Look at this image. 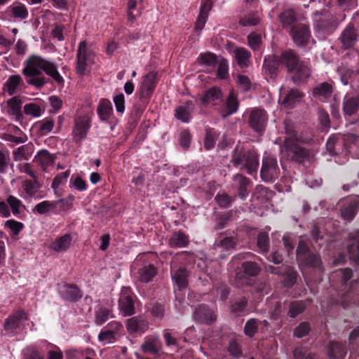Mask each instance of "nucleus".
Here are the masks:
<instances>
[{
	"label": "nucleus",
	"instance_id": "34",
	"mask_svg": "<svg viewBox=\"0 0 359 359\" xmlns=\"http://www.w3.org/2000/svg\"><path fill=\"white\" fill-rule=\"evenodd\" d=\"M234 56L238 66L241 68L248 67L250 63L251 53L245 48H238L234 50Z\"/></svg>",
	"mask_w": 359,
	"mask_h": 359
},
{
	"label": "nucleus",
	"instance_id": "63",
	"mask_svg": "<svg viewBox=\"0 0 359 359\" xmlns=\"http://www.w3.org/2000/svg\"><path fill=\"white\" fill-rule=\"evenodd\" d=\"M340 145L341 144L337 138L330 137L327 141L326 149L332 156H334L337 154V147Z\"/></svg>",
	"mask_w": 359,
	"mask_h": 359
},
{
	"label": "nucleus",
	"instance_id": "33",
	"mask_svg": "<svg viewBox=\"0 0 359 359\" xmlns=\"http://www.w3.org/2000/svg\"><path fill=\"white\" fill-rule=\"evenodd\" d=\"M189 273L184 268L180 267L172 272V278L180 290L187 287L188 284Z\"/></svg>",
	"mask_w": 359,
	"mask_h": 359
},
{
	"label": "nucleus",
	"instance_id": "53",
	"mask_svg": "<svg viewBox=\"0 0 359 359\" xmlns=\"http://www.w3.org/2000/svg\"><path fill=\"white\" fill-rule=\"evenodd\" d=\"M217 139V133L214 129H207L204 147L209 150L214 147L216 140Z\"/></svg>",
	"mask_w": 359,
	"mask_h": 359
},
{
	"label": "nucleus",
	"instance_id": "16",
	"mask_svg": "<svg viewBox=\"0 0 359 359\" xmlns=\"http://www.w3.org/2000/svg\"><path fill=\"white\" fill-rule=\"evenodd\" d=\"M304 96V93L300 90L291 89L285 95L280 94L279 102L286 108L292 109Z\"/></svg>",
	"mask_w": 359,
	"mask_h": 359
},
{
	"label": "nucleus",
	"instance_id": "45",
	"mask_svg": "<svg viewBox=\"0 0 359 359\" xmlns=\"http://www.w3.org/2000/svg\"><path fill=\"white\" fill-rule=\"evenodd\" d=\"M22 187L25 194L28 197H35L39 189V184L36 180H25L22 183Z\"/></svg>",
	"mask_w": 359,
	"mask_h": 359
},
{
	"label": "nucleus",
	"instance_id": "17",
	"mask_svg": "<svg viewBox=\"0 0 359 359\" xmlns=\"http://www.w3.org/2000/svg\"><path fill=\"white\" fill-rule=\"evenodd\" d=\"M342 110L344 116H352L359 111V95H346L343 99Z\"/></svg>",
	"mask_w": 359,
	"mask_h": 359
},
{
	"label": "nucleus",
	"instance_id": "8",
	"mask_svg": "<svg viewBox=\"0 0 359 359\" xmlns=\"http://www.w3.org/2000/svg\"><path fill=\"white\" fill-rule=\"evenodd\" d=\"M286 153L292 161L302 163L310 158V151L301 145L296 140H285Z\"/></svg>",
	"mask_w": 359,
	"mask_h": 359
},
{
	"label": "nucleus",
	"instance_id": "19",
	"mask_svg": "<svg viewBox=\"0 0 359 359\" xmlns=\"http://www.w3.org/2000/svg\"><path fill=\"white\" fill-rule=\"evenodd\" d=\"M22 85L23 81L20 75H11L4 83L3 90L4 93L11 96L20 91Z\"/></svg>",
	"mask_w": 359,
	"mask_h": 359
},
{
	"label": "nucleus",
	"instance_id": "62",
	"mask_svg": "<svg viewBox=\"0 0 359 359\" xmlns=\"http://www.w3.org/2000/svg\"><path fill=\"white\" fill-rule=\"evenodd\" d=\"M70 187H74L79 191H83L87 189V184L86 182L80 177H73L70 180Z\"/></svg>",
	"mask_w": 359,
	"mask_h": 359
},
{
	"label": "nucleus",
	"instance_id": "37",
	"mask_svg": "<svg viewBox=\"0 0 359 359\" xmlns=\"http://www.w3.org/2000/svg\"><path fill=\"white\" fill-rule=\"evenodd\" d=\"M279 19L284 27L291 26L297 20V14L294 9L288 8L279 15Z\"/></svg>",
	"mask_w": 359,
	"mask_h": 359
},
{
	"label": "nucleus",
	"instance_id": "41",
	"mask_svg": "<svg viewBox=\"0 0 359 359\" xmlns=\"http://www.w3.org/2000/svg\"><path fill=\"white\" fill-rule=\"evenodd\" d=\"M55 126V121L53 118L48 117L36 123V127L38 128L41 135H46L50 133Z\"/></svg>",
	"mask_w": 359,
	"mask_h": 359
},
{
	"label": "nucleus",
	"instance_id": "40",
	"mask_svg": "<svg viewBox=\"0 0 359 359\" xmlns=\"http://www.w3.org/2000/svg\"><path fill=\"white\" fill-rule=\"evenodd\" d=\"M217 61L216 55L212 53H201L197 58V62L200 65L206 67H213L216 65Z\"/></svg>",
	"mask_w": 359,
	"mask_h": 359
},
{
	"label": "nucleus",
	"instance_id": "56",
	"mask_svg": "<svg viewBox=\"0 0 359 359\" xmlns=\"http://www.w3.org/2000/svg\"><path fill=\"white\" fill-rule=\"evenodd\" d=\"M117 337L106 327H104L99 334L98 339L100 341L110 343L115 340Z\"/></svg>",
	"mask_w": 359,
	"mask_h": 359
},
{
	"label": "nucleus",
	"instance_id": "30",
	"mask_svg": "<svg viewBox=\"0 0 359 359\" xmlns=\"http://www.w3.org/2000/svg\"><path fill=\"white\" fill-rule=\"evenodd\" d=\"M97 114L103 121H107L113 115V108L111 102L107 99H101L97 107Z\"/></svg>",
	"mask_w": 359,
	"mask_h": 359
},
{
	"label": "nucleus",
	"instance_id": "11",
	"mask_svg": "<svg viewBox=\"0 0 359 359\" xmlns=\"http://www.w3.org/2000/svg\"><path fill=\"white\" fill-rule=\"evenodd\" d=\"M359 210V196H353L345 198L341 207V216L348 222L352 221Z\"/></svg>",
	"mask_w": 359,
	"mask_h": 359
},
{
	"label": "nucleus",
	"instance_id": "26",
	"mask_svg": "<svg viewBox=\"0 0 359 359\" xmlns=\"http://www.w3.org/2000/svg\"><path fill=\"white\" fill-rule=\"evenodd\" d=\"M8 106V114L12 116L16 121L22 119L21 111L22 100L18 97H13L6 102Z\"/></svg>",
	"mask_w": 359,
	"mask_h": 359
},
{
	"label": "nucleus",
	"instance_id": "28",
	"mask_svg": "<svg viewBox=\"0 0 359 359\" xmlns=\"http://www.w3.org/2000/svg\"><path fill=\"white\" fill-rule=\"evenodd\" d=\"M222 101V93L219 89L212 88L207 90L201 97V102L205 105H216Z\"/></svg>",
	"mask_w": 359,
	"mask_h": 359
},
{
	"label": "nucleus",
	"instance_id": "46",
	"mask_svg": "<svg viewBox=\"0 0 359 359\" xmlns=\"http://www.w3.org/2000/svg\"><path fill=\"white\" fill-rule=\"evenodd\" d=\"M306 308V305L302 301H294L290 303L288 311V316L294 318L299 314L302 313Z\"/></svg>",
	"mask_w": 359,
	"mask_h": 359
},
{
	"label": "nucleus",
	"instance_id": "44",
	"mask_svg": "<svg viewBox=\"0 0 359 359\" xmlns=\"http://www.w3.org/2000/svg\"><path fill=\"white\" fill-rule=\"evenodd\" d=\"M304 258L305 259H300L298 262L306 266L318 268L321 264L320 257L311 252L306 255Z\"/></svg>",
	"mask_w": 359,
	"mask_h": 359
},
{
	"label": "nucleus",
	"instance_id": "2",
	"mask_svg": "<svg viewBox=\"0 0 359 359\" xmlns=\"http://www.w3.org/2000/svg\"><path fill=\"white\" fill-rule=\"evenodd\" d=\"M284 65L289 73L292 74V81L295 84L305 83L311 76V70L305 62L299 60V55L292 50H285L280 56L271 55V78L275 73L273 67Z\"/></svg>",
	"mask_w": 359,
	"mask_h": 359
},
{
	"label": "nucleus",
	"instance_id": "23",
	"mask_svg": "<svg viewBox=\"0 0 359 359\" xmlns=\"http://www.w3.org/2000/svg\"><path fill=\"white\" fill-rule=\"evenodd\" d=\"M346 353V345L344 343L330 341L327 346V355L330 359H344Z\"/></svg>",
	"mask_w": 359,
	"mask_h": 359
},
{
	"label": "nucleus",
	"instance_id": "15",
	"mask_svg": "<svg viewBox=\"0 0 359 359\" xmlns=\"http://www.w3.org/2000/svg\"><path fill=\"white\" fill-rule=\"evenodd\" d=\"M157 83V73L152 71L146 74L141 81L140 92L142 97H147L154 92Z\"/></svg>",
	"mask_w": 359,
	"mask_h": 359
},
{
	"label": "nucleus",
	"instance_id": "47",
	"mask_svg": "<svg viewBox=\"0 0 359 359\" xmlns=\"http://www.w3.org/2000/svg\"><path fill=\"white\" fill-rule=\"evenodd\" d=\"M318 119L323 130H327L330 128V116L324 109L318 108Z\"/></svg>",
	"mask_w": 359,
	"mask_h": 359
},
{
	"label": "nucleus",
	"instance_id": "1",
	"mask_svg": "<svg viewBox=\"0 0 359 359\" xmlns=\"http://www.w3.org/2000/svg\"><path fill=\"white\" fill-rule=\"evenodd\" d=\"M22 74L27 78V83L41 88L47 82L41 76L42 72L50 76L58 84H63L64 79L57 70L56 65L36 55H29L24 62Z\"/></svg>",
	"mask_w": 359,
	"mask_h": 359
},
{
	"label": "nucleus",
	"instance_id": "10",
	"mask_svg": "<svg viewBox=\"0 0 359 359\" xmlns=\"http://www.w3.org/2000/svg\"><path fill=\"white\" fill-rule=\"evenodd\" d=\"M90 126L91 118L88 115L81 116L76 118L73 135L76 143L81 142L86 137Z\"/></svg>",
	"mask_w": 359,
	"mask_h": 359
},
{
	"label": "nucleus",
	"instance_id": "38",
	"mask_svg": "<svg viewBox=\"0 0 359 359\" xmlns=\"http://www.w3.org/2000/svg\"><path fill=\"white\" fill-rule=\"evenodd\" d=\"M109 318H113L112 311L110 309L100 306L95 311V323L98 325H101Z\"/></svg>",
	"mask_w": 359,
	"mask_h": 359
},
{
	"label": "nucleus",
	"instance_id": "29",
	"mask_svg": "<svg viewBox=\"0 0 359 359\" xmlns=\"http://www.w3.org/2000/svg\"><path fill=\"white\" fill-rule=\"evenodd\" d=\"M189 243L188 236L180 231L173 232L168 242L169 245L174 248H185L188 245Z\"/></svg>",
	"mask_w": 359,
	"mask_h": 359
},
{
	"label": "nucleus",
	"instance_id": "57",
	"mask_svg": "<svg viewBox=\"0 0 359 359\" xmlns=\"http://www.w3.org/2000/svg\"><path fill=\"white\" fill-rule=\"evenodd\" d=\"M248 42L249 46L254 50H258L262 43V37L260 34L251 33L248 36Z\"/></svg>",
	"mask_w": 359,
	"mask_h": 359
},
{
	"label": "nucleus",
	"instance_id": "21",
	"mask_svg": "<svg viewBox=\"0 0 359 359\" xmlns=\"http://www.w3.org/2000/svg\"><path fill=\"white\" fill-rule=\"evenodd\" d=\"M119 308L124 316H131L134 313V302L128 290L121 291L119 298Z\"/></svg>",
	"mask_w": 359,
	"mask_h": 359
},
{
	"label": "nucleus",
	"instance_id": "54",
	"mask_svg": "<svg viewBox=\"0 0 359 359\" xmlns=\"http://www.w3.org/2000/svg\"><path fill=\"white\" fill-rule=\"evenodd\" d=\"M260 18L257 14H249L239 20V24L243 27L255 26L259 24Z\"/></svg>",
	"mask_w": 359,
	"mask_h": 359
},
{
	"label": "nucleus",
	"instance_id": "49",
	"mask_svg": "<svg viewBox=\"0 0 359 359\" xmlns=\"http://www.w3.org/2000/svg\"><path fill=\"white\" fill-rule=\"evenodd\" d=\"M233 180L236 182H237L239 185L238 187V194L241 198H245L246 194V189L248 184V180L245 177L242 175H236L234 176Z\"/></svg>",
	"mask_w": 359,
	"mask_h": 359
},
{
	"label": "nucleus",
	"instance_id": "48",
	"mask_svg": "<svg viewBox=\"0 0 359 359\" xmlns=\"http://www.w3.org/2000/svg\"><path fill=\"white\" fill-rule=\"evenodd\" d=\"M242 268L244 274L248 276H256L260 271V268L257 263L253 262H245L243 264Z\"/></svg>",
	"mask_w": 359,
	"mask_h": 359
},
{
	"label": "nucleus",
	"instance_id": "35",
	"mask_svg": "<svg viewBox=\"0 0 359 359\" xmlns=\"http://www.w3.org/2000/svg\"><path fill=\"white\" fill-rule=\"evenodd\" d=\"M156 273V269L154 265H144L138 271V278L142 282L148 283L152 280Z\"/></svg>",
	"mask_w": 359,
	"mask_h": 359
},
{
	"label": "nucleus",
	"instance_id": "60",
	"mask_svg": "<svg viewBox=\"0 0 359 359\" xmlns=\"http://www.w3.org/2000/svg\"><path fill=\"white\" fill-rule=\"evenodd\" d=\"M258 324L257 320L252 318L247 321L244 331L246 335L252 337L257 331Z\"/></svg>",
	"mask_w": 359,
	"mask_h": 359
},
{
	"label": "nucleus",
	"instance_id": "52",
	"mask_svg": "<svg viewBox=\"0 0 359 359\" xmlns=\"http://www.w3.org/2000/svg\"><path fill=\"white\" fill-rule=\"evenodd\" d=\"M311 327L309 322H302L294 330V336L297 338H302L307 336L311 332Z\"/></svg>",
	"mask_w": 359,
	"mask_h": 359
},
{
	"label": "nucleus",
	"instance_id": "9",
	"mask_svg": "<svg viewBox=\"0 0 359 359\" xmlns=\"http://www.w3.org/2000/svg\"><path fill=\"white\" fill-rule=\"evenodd\" d=\"M271 273L278 275L285 288H291L297 282L298 273L293 267L285 264L273 267L271 266Z\"/></svg>",
	"mask_w": 359,
	"mask_h": 359
},
{
	"label": "nucleus",
	"instance_id": "43",
	"mask_svg": "<svg viewBox=\"0 0 359 359\" xmlns=\"http://www.w3.org/2000/svg\"><path fill=\"white\" fill-rule=\"evenodd\" d=\"M57 208V203L55 201H43L36 204L34 208V211L37 212L40 215H44L48 212L53 211Z\"/></svg>",
	"mask_w": 359,
	"mask_h": 359
},
{
	"label": "nucleus",
	"instance_id": "4",
	"mask_svg": "<svg viewBox=\"0 0 359 359\" xmlns=\"http://www.w3.org/2000/svg\"><path fill=\"white\" fill-rule=\"evenodd\" d=\"M95 53L86 41H81L76 53V72L79 76H84L90 72L94 63Z\"/></svg>",
	"mask_w": 359,
	"mask_h": 359
},
{
	"label": "nucleus",
	"instance_id": "12",
	"mask_svg": "<svg viewBox=\"0 0 359 359\" xmlns=\"http://www.w3.org/2000/svg\"><path fill=\"white\" fill-rule=\"evenodd\" d=\"M267 113L260 109H252L250 110L248 118L250 126L256 132L262 133L267 123Z\"/></svg>",
	"mask_w": 359,
	"mask_h": 359
},
{
	"label": "nucleus",
	"instance_id": "58",
	"mask_svg": "<svg viewBox=\"0 0 359 359\" xmlns=\"http://www.w3.org/2000/svg\"><path fill=\"white\" fill-rule=\"evenodd\" d=\"M218 69H217V76L219 79H226L229 73V66L227 60L222 58L217 61Z\"/></svg>",
	"mask_w": 359,
	"mask_h": 359
},
{
	"label": "nucleus",
	"instance_id": "36",
	"mask_svg": "<svg viewBox=\"0 0 359 359\" xmlns=\"http://www.w3.org/2000/svg\"><path fill=\"white\" fill-rule=\"evenodd\" d=\"M23 110L26 115L38 118L44 112V106L41 102H30L25 104Z\"/></svg>",
	"mask_w": 359,
	"mask_h": 359
},
{
	"label": "nucleus",
	"instance_id": "64",
	"mask_svg": "<svg viewBox=\"0 0 359 359\" xmlns=\"http://www.w3.org/2000/svg\"><path fill=\"white\" fill-rule=\"evenodd\" d=\"M113 101L116 107V110L119 114H123L125 111V97L123 93L118 94L114 97Z\"/></svg>",
	"mask_w": 359,
	"mask_h": 359
},
{
	"label": "nucleus",
	"instance_id": "50",
	"mask_svg": "<svg viewBox=\"0 0 359 359\" xmlns=\"http://www.w3.org/2000/svg\"><path fill=\"white\" fill-rule=\"evenodd\" d=\"M257 247L262 253L267 254L269 250V236L268 233L262 231L258 234Z\"/></svg>",
	"mask_w": 359,
	"mask_h": 359
},
{
	"label": "nucleus",
	"instance_id": "25",
	"mask_svg": "<svg viewBox=\"0 0 359 359\" xmlns=\"http://www.w3.org/2000/svg\"><path fill=\"white\" fill-rule=\"evenodd\" d=\"M161 348V342L158 337L152 336L145 338L141 345L142 351L148 354L157 355Z\"/></svg>",
	"mask_w": 359,
	"mask_h": 359
},
{
	"label": "nucleus",
	"instance_id": "42",
	"mask_svg": "<svg viewBox=\"0 0 359 359\" xmlns=\"http://www.w3.org/2000/svg\"><path fill=\"white\" fill-rule=\"evenodd\" d=\"M238 108V102L237 98L234 95V94L231 92L230 93L226 103H225V113L223 114V116H227L229 115L233 114L236 113Z\"/></svg>",
	"mask_w": 359,
	"mask_h": 359
},
{
	"label": "nucleus",
	"instance_id": "39",
	"mask_svg": "<svg viewBox=\"0 0 359 359\" xmlns=\"http://www.w3.org/2000/svg\"><path fill=\"white\" fill-rule=\"evenodd\" d=\"M332 86L327 82H323L316 86L313 90L314 96L323 97L327 98L332 94Z\"/></svg>",
	"mask_w": 359,
	"mask_h": 359
},
{
	"label": "nucleus",
	"instance_id": "27",
	"mask_svg": "<svg viewBox=\"0 0 359 359\" xmlns=\"http://www.w3.org/2000/svg\"><path fill=\"white\" fill-rule=\"evenodd\" d=\"M60 292L62 297L69 302H76L82 297L79 289L72 285H62L60 289Z\"/></svg>",
	"mask_w": 359,
	"mask_h": 359
},
{
	"label": "nucleus",
	"instance_id": "22",
	"mask_svg": "<svg viewBox=\"0 0 359 359\" xmlns=\"http://www.w3.org/2000/svg\"><path fill=\"white\" fill-rule=\"evenodd\" d=\"M148 322L143 317H133L127 320L126 328L130 334L144 332L148 328Z\"/></svg>",
	"mask_w": 359,
	"mask_h": 359
},
{
	"label": "nucleus",
	"instance_id": "14",
	"mask_svg": "<svg viewBox=\"0 0 359 359\" xmlns=\"http://www.w3.org/2000/svg\"><path fill=\"white\" fill-rule=\"evenodd\" d=\"M6 17L13 21L25 20L29 16L27 7L20 1H14L5 11Z\"/></svg>",
	"mask_w": 359,
	"mask_h": 359
},
{
	"label": "nucleus",
	"instance_id": "13",
	"mask_svg": "<svg viewBox=\"0 0 359 359\" xmlns=\"http://www.w3.org/2000/svg\"><path fill=\"white\" fill-rule=\"evenodd\" d=\"M290 34L294 42L298 46H305L308 44L311 36V32L308 25L299 23L291 27Z\"/></svg>",
	"mask_w": 359,
	"mask_h": 359
},
{
	"label": "nucleus",
	"instance_id": "51",
	"mask_svg": "<svg viewBox=\"0 0 359 359\" xmlns=\"http://www.w3.org/2000/svg\"><path fill=\"white\" fill-rule=\"evenodd\" d=\"M6 201L11 208L13 215H18L20 213V209L24 207L22 201L13 196H9Z\"/></svg>",
	"mask_w": 359,
	"mask_h": 359
},
{
	"label": "nucleus",
	"instance_id": "24",
	"mask_svg": "<svg viewBox=\"0 0 359 359\" xmlns=\"http://www.w3.org/2000/svg\"><path fill=\"white\" fill-rule=\"evenodd\" d=\"M194 319L201 323L209 324L216 320L215 312L204 305L199 306L194 312Z\"/></svg>",
	"mask_w": 359,
	"mask_h": 359
},
{
	"label": "nucleus",
	"instance_id": "59",
	"mask_svg": "<svg viewBox=\"0 0 359 359\" xmlns=\"http://www.w3.org/2000/svg\"><path fill=\"white\" fill-rule=\"evenodd\" d=\"M5 227L10 229L14 235H18L23 229L24 225L22 222L14 219H8L5 223Z\"/></svg>",
	"mask_w": 359,
	"mask_h": 359
},
{
	"label": "nucleus",
	"instance_id": "31",
	"mask_svg": "<svg viewBox=\"0 0 359 359\" xmlns=\"http://www.w3.org/2000/svg\"><path fill=\"white\" fill-rule=\"evenodd\" d=\"M72 238L70 234H65L56 238L50 245L51 250L55 252H63L67 250L71 245Z\"/></svg>",
	"mask_w": 359,
	"mask_h": 359
},
{
	"label": "nucleus",
	"instance_id": "55",
	"mask_svg": "<svg viewBox=\"0 0 359 359\" xmlns=\"http://www.w3.org/2000/svg\"><path fill=\"white\" fill-rule=\"evenodd\" d=\"M36 158L43 166H48L53 163L54 157L46 150H41L38 152Z\"/></svg>",
	"mask_w": 359,
	"mask_h": 359
},
{
	"label": "nucleus",
	"instance_id": "61",
	"mask_svg": "<svg viewBox=\"0 0 359 359\" xmlns=\"http://www.w3.org/2000/svg\"><path fill=\"white\" fill-rule=\"evenodd\" d=\"M69 175V171L67 170L65 172H61L57 175L52 182L51 187L53 189H57L60 184H62L67 182V180Z\"/></svg>",
	"mask_w": 359,
	"mask_h": 359
},
{
	"label": "nucleus",
	"instance_id": "32",
	"mask_svg": "<svg viewBox=\"0 0 359 359\" xmlns=\"http://www.w3.org/2000/svg\"><path fill=\"white\" fill-rule=\"evenodd\" d=\"M350 259L359 264V231L351 236L350 243L347 245Z\"/></svg>",
	"mask_w": 359,
	"mask_h": 359
},
{
	"label": "nucleus",
	"instance_id": "3",
	"mask_svg": "<svg viewBox=\"0 0 359 359\" xmlns=\"http://www.w3.org/2000/svg\"><path fill=\"white\" fill-rule=\"evenodd\" d=\"M337 276L340 278L341 288L338 290V295L341 298V304L346 308L351 304L359 303V281L355 280L348 284L352 278L353 271L350 268H345L337 271Z\"/></svg>",
	"mask_w": 359,
	"mask_h": 359
},
{
	"label": "nucleus",
	"instance_id": "6",
	"mask_svg": "<svg viewBox=\"0 0 359 359\" xmlns=\"http://www.w3.org/2000/svg\"><path fill=\"white\" fill-rule=\"evenodd\" d=\"M339 22L336 16L330 13H316L315 27L317 33L325 39L332 34L338 27Z\"/></svg>",
	"mask_w": 359,
	"mask_h": 359
},
{
	"label": "nucleus",
	"instance_id": "18",
	"mask_svg": "<svg viewBox=\"0 0 359 359\" xmlns=\"http://www.w3.org/2000/svg\"><path fill=\"white\" fill-rule=\"evenodd\" d=\"M27 318V314L22 310H18L11 315L6 320L4 328L6 331L13 332L18 328L22 323Z\"/></svg>",
	"mask_w": 359,
	"mask_h": 359
},
{
	"label": "nucleus",
	"instance_id": "5",
	"mask_svg": "<svg viewBox=\"0 0 359 359\" xmlns=\"http://www.w3.org/2000/svg\"><path fill=\"white\" fill-rule=\"evenodd\" d=\"M231 162L236 167L245 168L251 175L257 172L259 166L257 154L255 151H248L242 154L237 148L235 149Z\"/></svg>",
	"mask_w": 359,
	"mask_h": 359
},
{
	"label": "nucleus",
	"instance_id": "20",
	"mask_svg": "<svg viewBox=\"0 0 359 359\" xmlns=\"http://www.w3.org/2000/svg\"><path fill=\"white\" fill-rule=\"evenodd\" d=\"M195 109L194 103L187 101L183 104L176 107L175 110V117L184 123H188L191 118V114Z\"/></svg>",
	"mask_w": 359,
	"mask_h": 359
},
{
	"label": "nucleus",
	"instance_id": "7",
	"mask_svg": "<svg viewBox=\"0 0 359 359\" xmlns=\"http://www.w3.org/2000/svg\"><path fill=\"white\" fill-rule=\"evenodd\" d=\"M338 41L343 50H353L359 41V32L353 23H348L342 30Z\"/></svg>",
	"mask_w": 359,
	"mask_h": 359
}]
</instances>
